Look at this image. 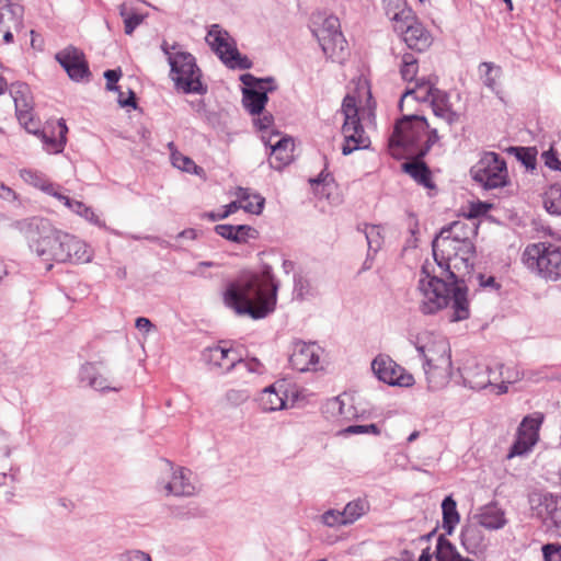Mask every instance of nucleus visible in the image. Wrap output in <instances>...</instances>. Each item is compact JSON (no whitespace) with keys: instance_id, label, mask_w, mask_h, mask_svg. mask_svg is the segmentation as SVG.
<instances>
[{"instance_id":"338daca9","label":"nucleus","mask_w":561,"mask_h":561,"mask_svg":"<svg viewBox=\"0 0 561 561\" xmlns=\"http://www.w3.org/2000/svg\"><path fill=\"white\" fill-rule=\"evenodd\" d=\"M117 561H151L150 554L140 550H127L117 556Z\"/></svg>"},{"instance_id":"b1692460","label":"nucleus","mask_w":561,"mask_h":561,"mask_svg":"<svg viewBox=\"0 0 561 561\" xmlns=\"http://www.w3.org/2000/svg\"><path fill=\"white\" fill-rule=\"evenodd\" d=\"M284 385L277 387L276 383L266 387L259 398L260 407L265 412L278 411L286 408L287 394L282 389Z\"/></svg>"},{"instance_id":"f03ea898","label":"nucleus","mask_w":561,"mask_h":561,"mask_svg":"<svg viewBox=\"0 0 561 561\" xmlns=\"http://www.w3.org/2000/svg\"><path fill=\"white\" fill-rule=\"evenodd\" d=\"M279 286L272 266L264 264L260 275L250 274L229 282L222 293V300L238 316L261 320L275 311Z\"/></svg>"},{"instance_id":"7c9ffc66","label":"nucleus","mask_w":561,"mask_h":561,"mask_svg":"<svg viewBox=\"0 0 561 561\" xmlns=\"http://www.w3.org/2000/svg\"><path fill=\"white\" fill-rule=\"evenodd\" d=\"M443 524L445 535H453L457 524L460 520V515L457 511V502L453 495H447L442 501Z\"/></svg>"},{"instance_id":"680f3d73","label":"nucleus","mask_w":561,"mask_h":561,"mask_svg":"<svg viewBox=\"0 0 561 561\" xmlns=\"http://www.w3.org/2000/svg\"><path fill=\"white\" fill-rule=\"evenodd\" d=\"M16 448L18 446L12 444L10 434L0 427V453L9 458Z\"/></svg>"},{"instance_id":"5fc2aeb1","label":"nucleus","mask_w":561,"mask_h":561,"mask_svg":"<svg viewBox=\"0 0 561 561\" xmlns=\"http://www.w3.org/2000/svg\"><path fill=\"white\" fill-rule=\"evenodd\" d=\"M322 523L329 527L345 526L347 525L342 511L329 510L321 516Z\"/></svg>"},{"instance_id":"bb28decb","label":"nucleus","mask_w":561,"mask_h":561,"mask_svg":"<svg viewBox=\"0 0 561 561\" xmlns=\"http://www.w3.org/2000/svg\"><path fill=\"white\" fill-rule=\"evenodd\" d=\"M207 39L213 50L217 54L218 58L222 61L230 55V48H236L234 41L229 42V34L227 31L220 28L218 24H213L207 34Z\"/></svg>"},{"instance_id":"20e7f679","label":"nucleus","mask_w":561,"mask_h":561,"mask_svg":"<svg viewBox=\"0 0 561 561\" xmlns=\"http://www.w3.org/2000/svg\"><path fill=\"white\" fill-rule=\"evenodd\" d=\"M433 133L438 135L436 128H431L423 115L409 114L397 118L393 130L389 137L390 149H400L411 154H417L432 138Z\"/></svg>"},{"instance_id":"49530a36","label":"nucleus","mask_w":561,"mask_h":561,"mask_svg":"<svg viewBox=\"0 0 561 561\" xmlns=\"http://www.w3.org/2000/svg\"><path fill=\"white\" fill-rule=\"evenodd\" d=\"M294 294L296 299L305 300L309 296H313L312 287L308 278L300 274L294 275Z\"/></svg>"},{"instance_id":"7ed1b4c3","label":"nucleus","mask_w":561,"mask_h":561,"mask_svg":"<svg viewBox=\"0 0 561 561\" xmlns=\"http://www.w3.org/2000/svg\"><path fill=\"white\" fill-rule=\"evenodd\" d=\"M432 254L435 263L442 268V274L449 282L451 294L454 295V304L451 305L450 322H459L470 318V302L468 299L469 288L466 280L460 277L456 271L459 266L450 265L451 254L442 245V239L436 234L432 241Z\"/></svg>"},{"instance_id":"de8ad7c7","label":"nucleus","mask_w":561,"mask_h":561,"mask_svg":"<svg viewBox=\"0 0 561 561\" xmlns=\"http://www.w3.org/2000/svg\"><path fill=\"white\" fill-rule=\"evenodd\" d=\"M488 371V367L483 368L481 373L478 374L477 379H471L470 371H468L467 375L463 377L465 385L474 390L485 389L488 386L492 385Z\"/></svg>"},{"instance_id":"603ef678","label":"nucleus","mask_w":561,"mask_h":561,"mask_svg":"<svg viewBox=\"0 0 561 561\" xmlns=\"http://www.w3.org/2000/svg\"><path fill=\"white\" fill-rule=\"evenodd\" d=\"M171 159L172 164L182 171L197 173V169L202 170V168L196 165V163L190 157L183 156L181 153H172Z\"/></svg>"},{"instance_id":"69168bd1","label":"nucleus","mask_w":561,"mask_h":561,"mask_svg":"<svg viewBox=\"0 0 561 561\" xmlns=\"http://www.w3.org/2000/svg\"><path fill=\"white\" fill-rule=\"evenodd\" d=\"M542 556L545 561H561V545L547 543L542 546Z\"/></svg>"},{"instance_id":"a878e982","label":"nucleus","mask_w":561,"mask_h":561,"mask_svg":"<svg viewBox=\"0 0 561 561\" xmlns=\"http://www.w3.org/2000/svg\"><path fill=\"white\" fill-rule=\"evenodd\" d=\"M386 14L393 21V30L397 34H402L405 26H414L420 23V20L415 15L414 11L407 5V2L403 0V3L399 9H394L393 7H386Z\"/></svg>"},{"instance_id":"393cba45","label":"nucleus","mask_w":561,"mask_h":561,"mask_svg":"<svg viewBox=\"0 0 561 561\" xmlns=\"http://www.w3.org/2000/svg\"><path fill=\"white\" fill-rule=\"evenodd\" d=\"M191 470L180 468L174 471L171 480L165 484L167 494L175 496H192L195 493V486L191 483Z\"/></svg>"},{"instance_id":"864d4df0","label":"nucleus","mask_w":561,"mask_h":561,"mask_svg":"<svg viewBox=\"0 0 561 561\" xmlns=\"http://www.w3.org/2000/svg\"><path fill=\"white\" fill-rule=\"evenodd\" d=\"M236 234L239 239H234V243L243 244L248 243L250 239H257L260 237V232L256 228L249 225H237Z\"/></svg>"},{"instance_id":"ea45409f","label":"nucleus","mask_w":561,"mask_h":561,"mask_svg":"<svg viewBox=\"0 0 561 561\" xmlns=\"http://www.w3.org/2000/svg\"><path fill=\"white\" fill-rule=\"evenodd\" d=\"M341 111L344 115V129H348L351 125L362 123L358 115V107L354 96L347 94L342 102Z\"/></svg>"},{"instance_id":"0e129e2a","label":"nucleus","mask_w":561,"mask_h":561,"mask_svg":"<svg viewBox=\"0 0 561 561\" xmlns=\"http://www.w3.org/2000/svg\"><path fill=\"white\" fill-rule=\"evenodd\" d=\"M25 118L22 119V116L16 117L19 123L25 128V130L30 134L37 136L43 129L39 128V122L34 119L33 112L25 114Z\"/></svg>"},{"instance_id":"4d7b16f0","label":"nucleus","mask_w":561,"mask_h":561,"mask_svg":"<svg viewBox=\"0 0 561 561\" xmlns=\"http://www.w3.org/2000/svg\"><path fill=\"white\" fill-rule=\"evenodd\" d=\"M345 434L348 435H357V434H374L379 435L380 428L377 424H365V425H350L344 430Z\"/></svg>"},{"instance_id":"473e14b6","label":"nucleus","mask_w":561,"mask_h":561,"mask_svg":"<svg viewBox=\"0 0 561 561\" xmlns=\"http://www.w3.org/2000/svg\"><path fill=\"white\" fill-rule=\"evenodd\" d=\"M238 199L241 203V208L249 214H262L265 205V198L261 194H251L249 188L239 187L237 192Z\"/></svg>"},{"instance_id":"9d476101","label":"nucleus","mask_w":561,"mask_h":561,"mask_svg":"<svg viewBox=\"0 0 561 561\" xmlns=\"http://www.w3.org/2000/svg\"><path fill=\"white\" fill-rule=\"evenodd\" d=\"M533 516L545 525L561 527V494L548 491H536L529 495Z\"/></svg>"},{"instance_id":"9b49d317","label":"nucleus","mask_w":561,"mask_h":561,"mask_svg":"<svg viewBox=\"0 0 561 561\" xmlns=\"http://www.w3.org/2000/svg\"><path fill=\"white\" fill-rule=\"evenodd\" d=\"M228 343V341H219L218 344L207 346L202 351L201 360L210 371L228 374L243 363L239 353L229 346Z\"/></svg>"},{"instance_id":"e433bc0d","label":"nucleus","mask_w":561,"mask_h":561,"mask_svg":"<svg viewBox=\"0 0 561 561\" xmlns=\"http://www.w3.org/2000/svg\"><path fill=\"white\" fill-rule=\"evenodd\" d=\"M543 421L541 413H535L534 415H526L517 427L520 435L531 437L538 440V432Z\"/></svg>"},{"instance_id":"2f4dec72","label":"nucleus","mask_w":561,"mask_h":561,"mask_svg":"<svg viewBox=\"0 0 561 561\" xmlns=\"http://www.w3.org/2000/svg\"><path fill=\"white\" fill-rule=\"evenodd\" d=\"M505 151L524 165L526 171L534 172L536 170L538 154L536 147L511 146Z\"/></svg>"},{"instance_id":"37998d69","label":"nucleus","mask_w":561,"mask_h":561,"mask_svg":"<svg viewBox=\"0 0 561 561\" xmlns=\"http://www.w3.org/2000/svg\"><path fill=\"white\" fill-rule=\"evenodd\" d=\"M230 55L222 58V64H225L230 69H241V70H248L251 69L253 66L252 60L245 56L242 55L238 48H230Z\"/></svg>"},{"instance_id":"dca6fc26","label":"nucleus","mask_w":561,"mask_h":561,"mask_svg":"<svg viewBox=\"0 0 561 561\" xmlns=\"http://www.w3.org/2000/svg\"><path fill=\"white\" fill-rule=\"evenodd\" d=\"M288 359L291 368L297 371L305 373L308 370H317L319 364L318 347L316 343L294 340Z\"/></svg>"},{"instance_id":"c756f323","label":"nucleus","mask_w":561,"mask_h":561,"mask_svg":"<svg viewBox=\"0 0 561 561\" xmlns=\"http://www.w3.org/2000/svg\"><path fill=\"white\" fill-rule=\"evenodd\" d=\"M446 536L445 534H440L437 537L434 551L436 561H474L473 559L462 557L456 546Z\"/></svg>"},{"instance_id":"79ce46f5","label":"nucleus","mask_w":561,"mask_h":561,"mask_svg":"<svg viewBox=\"0 0 561 561\" xmlns=\"http://www.w3.org/2000/svg\"><path fill=\"white\" fill-rule=\"evenodd\" d=\"M536 443V439L520 435L517 431L516 438L508 450L507 458L528 454Z\"/></svg>"},{"instance_id":"2eb2a0df","label":"nucleus","mask_w":561,"mask_h":561,"mask_svg":"<svg viewBox=\"0 0 561 561\" xmlns=\"http://www.w3.org/2000/svg\"><path fill=\"white\" fill-rule=\"evenodd\" d=\"M375 376L389 386L411 387L414 378L389 356L378 355L371 363Z\"/></svg>"},{"instance_id":"1a4fd4ad","label":"nucleus","mask_w":561,"mask_h":561,"mask_svg":"<svg viewBox=\"0 0 561 561\" xmlns=\"http://www.w3.org/2000/svg\"><path fill=\"white\" fill-rule=\"evenodd\" d=\"M438 77L433 76L431 83L423 82L420 87L425 89L424 94L417 95L416 101L430 103L433 114L444 119L449 126L458 123L460 114L453 108L450 94L447 91L436 88Z\"/></svg>"},{"instance_id":"3c124183","label":"nucleus","mask_w":561,"mask_h":561,"mask_svg":"<svg viewBox=\"0 0 561 561\" xmlns=\"http://www.w3.org/2000/svg\"><path fill=\"white\" fill-rule=\"evenodd\" d=\"M416 351L419 353V356L423 358V368H424L425 375L427 377L430 387L436 388L438 386V382H435V385L432 386V383L434 382V380L432 379V373H435L436 370L443 369V368L437 365H434L432 359L426 356L424 346L416 345Z\"/></svg>"},{"instance_id":"6e6d98bb","label":"nucleus","mask_w":561,"mask_h":561,"mask_svg":"<svg viewBox=\"0 0 561 561\" xmlns=\"http://www.w3.org/2000/svg\"><path fill=\"white\" fill-rule=\"evenodd\" d=\"M541 158L547 168L561 172V160L558 158V152L553 146H550L548 150L543 151Z\"/></svg>"},{"instance_id":"774afa93","label":"nucleus","mask_w":561,"mask_h":561,"mask_svg":"<svg viewBox=\"0 0 561 561\" xmlns=\"http://www.w3.org/2000/svg\"><path fill=\"white\" fill-rule=\"evenodd\" d=\"M98 375L99 373L96 371L95 365L91 362H87L80 367L79 379L81 382H87L88 386H90L92 379Z\"/></svg>"},{"instance_id":"412c9836","label":"nucleus","mask_w":561,"mask_h":561,"mask_svg":"<svg viewBox=\"0 0 561 561\" xmlns=\"http://www.w3.org/2000/svg\"><path fill=\"white\" fill-rule=\"evenodd\" d=\"M480 527L479 524H467L461 528L460 545L470 554H478L486 548L484 534Z\"/></svg>"},{"instance_id":"13d9d810","label":"nucleus","mask_w":561,"mask_h":561,"mask_svg":"<svg viewBox=\"0 0 561 561\" xmlns=\"http://www.w3.org/2000/svg\"><path fill=\"white\" fill-rule=\"evenodd\" d=\"M455 253L454 257H459L461 261V264L465 266L467 273H470L471 270H473V264L470 263L469 259L470 256H473L476 254L474 252H467V248L465 247V243H459L458 247H454Z\"/></svg>"},{"instance_id":"c85d7f7f","label":"nucleus","mask_w":561,"mask_h":561,"mask_svg":"<svg viewBox=\"0 0 561 561\" xmlns=\"http://www.w3.org/2000/svg\"><path fill=\"white\" fill-rule=\"evenodd\" d=\"M506 161L496 152L488 151L484 152L480 160L471 167L470 174L472 179L477 178V171H485V175L495 172L505 171Z\"/></svg>"},{"instance_id":"423d86ee","label":"nucleus","mask_w":561,"mask_h":561,"mask_svg":"<svg viewBox=\"0 0 561 561\" xmlns=\"http://www.w3.org/2000/svg\"><path fill=\"white\" fill-rule=\"evenodd\" d=\"M525 265L549 280L561 279V247L550 242L528 244L523 253Z\"/></svg>"},{"instance_id":"e2e57ef3","label":"nucleus","mask_w":561,"mask_h":561,"mask_svg":"<svg viewBox=\"0 0 561 561\" xmlns=\"http://www.w3.org/2000/svg\"><path fill=\"white\" fill-rule=\"evenodd\" d=\"M214 231L221 238L233 242L234 239H239L236 234L237 225L219 224L214 227Z\"/></svg>"},{"instance_id":"4c0bfd02","label":"nucleus","mask_w":561,"mask_h":561,"mask_svg":"<svg viewBox=\"0 0 561 561\" xmlns=\"http://www.w3.org/2000/svg\"><path fill=\"white\" fill-rule=\"evenodd\" d=\"M118 9L119 15L124 20L125 34L131 35L136 27L142 23L145 16L135 12L131 8L127 7L126 3L119 4Z\"/></svg>"},{"instance_id":"f8f14e48","label":"nucleus","mask_w":561,"mask_h":561,"mask_svg":"<svg viewBox=\"0 0 561 561\" xmlns=\"http://www.w3.org/2000/svg\"><path fill=\"white\" fill-rule=\"evenodd\" d=\"M439 139V135L433 133L432 138L428 139L426 146L417 154L408 156V160L401 163V171L427 190H435L436 184L433 181L431 168L424 161V158Z\"/></svg>"},{"instance_id":"4468645a","label":"nucleus","mask_w":561,"mask_h":561,"mask_svg":"<svg viewBox=\"0 0 561 561\" xmlns=\"http://www.w3.org/2000/svg\"><path fill=\"white\" fill-rule=\"evenodd\" d=\"M311 31L327 55H333L336 50L342 51L346 45L344 35L341 32L340 20L335 15L327 16L320 26Z\"/></svg>"},{"instance_id":"a211bd4d","label":"nucleus","mask_w":561,"mask_h":561,"mask_svg":"<svg viewBox=\"0 0 561 561\" xmlns=\"http://www.w3.org/2000/svg\"><path fill=\"white\" fill-rule=\"evenodd\" d=\"M293 139L290 137H282L274 145H271V153L268 164L272 169L282 171L294 160Z\"/></svg>"},{"instance_id":"f3484780","label":"nucleus","mask_w":561,"mask_h":561,"mask_svg":"<svg viewBox=\"0 0 561 561\" xmlns=\"http://www.w3.org/2000/svg\"><path fill=\"white\" fill-rule=\"evenodd\" d=\"M478 233V226H469L468 224L456 220L440 228L437 233L442 239V245L445 247L447 242L465 243L467 252H474V244L470 240L471 236Z\"/></svg>"},{"instance_id":"0eeeda50","label":"nucleus","mask_w":561,"mask_h":561,"mask_svg":"<svg viewBox=\"0 0 561 561\" xmlns=\"http://www.w3.org/2000/svg\"><path fill=\"white\" fill-rule=\"evenodd\" d=\"M169 65L178 89H181L185 94L204 95L207 93L208 87L202 81V70L191 53L175 51L174 56H170Z\"/></svg>"},{"instance_id":"cd10ccee","label":"nucleus","mask_w":561,"mask_h":561,"mask_svg":"<svg viewBox=\"0 0 561 561\" xmlns=\"http://www.w3.org/2000/svg\"><path fill=\"white\" fill-rule=\"evenodd\" d=\"M10 94L14 101L16 117L22 116L23 119L26 117L25 114L33 112L32 100L30 96V88L26 83H12Z\"/></svg>"},{"instance_id":"39448f33","label":"nucleus","mask_w":561,"mask_h":561,"mask_svg":"<svg viewBox=\"0 0 561 561\" xmlns=\"http://www.w3.org/2000/svg\"><path fill=\"white\" fill-rule=\"evenodd\" d=\"M451 287L454 288V285H449L445 277L435 275L434 270H430L427 264H423L417 284V288L423 295L419 307L420 311L425 316H432L451 307L454 304Z\"/></svg>"},{"instance_id":"8fccbe9b","label":"nucleus","mask_w":561,"mask_h":561,"mask_svg":"<svg viewBox=\"0 0 561 561\" xmlns=\"http://www.w3.org/2000/svg\"><path fill=\"white\" fill-rule=\"evenodd\" d=\"M365 237L367 240L368 250L373 251L374 253H377L381 248L382 243L380 227L376 225L366 226Z\"/></svg>"},{"instance_id":"6e6552de","label":"nucleus","mask_w":561,"mask_h":561,"mask_svg":"<svg viewBox=\"0 0 561 561\" xmlns=\"http://www.w3.org/2000/svg\"><path fill=\"white\" fill-rule=\"evenodd\" d=\"M239 80L242 82V105L252 115H261L268 102V93L277 90L273 77L257 78L252 73H243Z\"/></svg>"},{"instance_id":"72a5a7b5","label":"nucleus","mask_w":561,"mask_h":561,"mask_svg":"<svg viewBox=\"0 0 561 561\" xmlns=\"http://www.w3.org/2000/svg\"><path fill=\"white\" fill-rule=\"evenodd\" d=\"M472 180L481 184L485 190L504 187L510 184L507 165L505 164V171H499L489 175H485V171L478 170L477 178Z\"/></svg>"},{"instance_id":"6ab92c4d","label":"nucleus","mask_w":561,"mask_h":561,"mask_svg":"<svg viewBox=\"0 0 561 561\" xmlns=\"http://www.w3.org/2000/svg\"><path fill=\"white\" fill-rule=\"evenodd\" d=\"M400 36L408 48L417 53L425 51L432 45V35L421 22L414 26H405Z\"/></svg>"},{"instance_id":"09e8293b","label":"nucleus","mask_w":561,"mask_h":561,"mask_svg":"<svg viewBox=\"0 0 561 561\" xmlns=\"http://www.w3.org/2000/svg\"><path fill=\"white\" fill-rule=\"evenodd\" d=\"M239 209H241L240 201H232L228 205L224 206V210H220V213L207 211L202 215V218H207L210 221H218L228 218Z\"/></svg>"},{"instance_id":"f704fd0d","label":"nucleus","mask_w":561,"mask_h":561,"mask_svg":"<svg viewBox=\"0 0 561 561\" xmlns=\"http://www.w3.org/2000/svg\"><path fill=\"white\" fill-rule=\"evenodd\" d=\"M542 199L548 214L561 216V184H551L543 193Z\"/></svg>"},{"instance_id":"aec40b11","label":"nucleus","mask_w":561,"mask_h":561,"mask_svg":"<svg viewBox=\"0 0 561 561\" xmlns=\"http://www.w3.org/2000/svg\"><path fill=\"white\" fill-rule=\"evenodd\" d=\"M479 526L490 530H497L507 524L504 510L497 502H491L483 505L476 515Z\"/></svg>"},{"instance_id":"052dcab7","label":"nucleus","mask_w":561,"mask_h":561,"mask_svg":"<svg viewBox=\"0 0 561 561\" xmlns=\"http://www.w3.org/2000/svg\"><path fill=\"white\" fill-rule=\"evenodd\" d=\"M323 160H324L323 170L316 178L309 179V183L311 186L320 185V184L328 185L330 182H334V178H333L332 173L328 171L329 163H328L327 156H323Z\"/></svg>"},{"instance_id":"f257e3e1","label":"nucleus","mask_w":561,"mask_h":561,"mask_svg":"<svg viewBox=\"0 0 561 561\" xmlns=\"http://www.w3.org/2000/svg\"><path fill=\"white\" fill-rule=\"evenodd\" d=\"M14 227L25 237L30 249L45 262L85 263L91 259L85 242L55 228L47 218H24L16 220Z\"/></svg>"},{"instance_id":"a19ab883","label":"nucleus","mask_w":561,"mask_h":561,"mask_svg":"<svg viewBox=\"0 0 561 561\" xmlns=\"http://www.w3.org/2000/svg\"><path fill=\"white\" fill-rule=\"evenodd\" d=\"M20 175L27 184L43 192L51 190V182L39 171L24 169L21 170Z\"/></svg>"},{"instance_id":"c03bdc74","label":"nucleus","mask_w":561,"mask_h":561,"mask_svg":"<svg viewBox=\"0 0 561 561\" xmlns=\"http://www.w3.org/2000/svg\"><path fill=\"white\" fill-rule=\"evenodd\" d=\"M419 70V62L414 55L405 53L402 56V62L400 67V75L404 81L412 82L416 81V73Z\"/></svg>"},{"instance_id":"bf43d9fd","label":"nucleus","mask_w":561,"mask_h":561,"mask_svg":"<svg viewBox=\"0 0 561 561\" xmlns=\"http://www.w3.org/2000/svg\"><path fill=\"white\" fill-rule=\"evenodd\" d=\"M103 77L106 80V90L107 91H119L121 87L117 85L118 80L122 77L121 68L116 69H107L104 71Z\"/></svg>"},{"instance_id":"5701e85b","label":"nucleus","mask_w":561,"mask_h":561,"mask_svg":"<svg viewBox=\"0 0 561 561\" xmlns=\"http://www.w3.org/2000/svg\"><path fill=\"white\" fill-rule=\"evenodd\" d=\"M57 129L58 137H56V130L54 127L49 128V130H47V128H43V130L37 135L45 148L54 153L62 152L67 142L66 135L68 133V127L64 118L58 119Z\"/></svg>"},{"instance_id":"c9c22d12","label":"nucleus","mask_w":561,"mask_h":561,"mask_svg":"<svg viewBox=\"0 0 561 561\" xmlns=\"http://www.w3.org/2000/svg\"><path fill=\"white\" fill-rule=\"evenodd\" d=\"M369 511V503L365 499H356L348 502L342 511L347 525L355 523Z\"/></svg>"},{"instance_id":"a18cd8bd","label":"nucleus","mask_w":561,"mask_h":561,"mask_svg":"<svg viewBox=\"0 0 561 561\" xmlns=\"http://www.w3.org/2000/svg\"><path fill=\"white\" fill-rule=\"evenodd\" d=\"M68 208L75 214L80 215L88 221L92 222L95 226H103L104 224L100 220L99 216L94 214L91 207L87 206L84 203L73 199L69 204Z\"/></svg>"},{"instance_id":"ddd939ff","label":"nucleus","mask_w":561,"mask_h":561,"mask_svg":"<svg viewBox=\"0 0 561 561\" xmlns=\"http://www.w3.org/2000/svg\"><path fill=\"white\" fill-rule=\"evenodd\" d=\"M55 59L75 82L89 81L92 73L82 50L69 45L55 55Z\"/></svg>"},{"instance_id":"58836bf2","label":"nucleus","mask_w":561,"mask_h":561,"mask_svg":"<svg viewBox=\"0 0 561 561\" xmlns=\"http://www.w3.org/2000/svg\"><path fill=\"white\" fill-rule=\"evenodd\" d=\"M479 71L483 84L491 91H495L496 78H499L502 75V68L491 61H483L479 66Z\"/></svg>"},{"instance_id":"4be33fe9","label":"nucleus","mask_w":561,"mask_h":561,"mask_svg":"<svg viewBox=\"0 0 561 561\" xmlns=\"http://www.w3.org/2000/svg\"><path fill=\"white\" fill-rule=\"evenodd\" d=\"M342 134L344 136V144L342 146V153L348 156L356 150L368 148L370 141L365 136V130L362 123L351 125L346 131L344 124L342 125Z\"/></svg>"}]
</instances>
